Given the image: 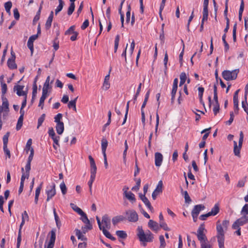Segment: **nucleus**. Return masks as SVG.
Listing matches in <instances>:
<instances>
[{
	"mask_svg": "<svg viewBox=\"0 0 248 248\" xmlns=\"http://www.w3.org/2000/svg\"><path fill=\"white\" fill-rule=\"evenodd\" d=\"M137 236L140 242L152 241L154 238L152 232L149 230L145 232L141 226L138 227Z\"/></svg>",
	"mask_w": 248,
	"mask_h": 248,
	"instance_id": "obj_1",
	"label": "nucleus"
},
{
	"mask_svg": "<svg viewBox=\"0 0 248 248\" xmlns=\"http://www.w3.org/2000/svg\"><path fill=\"white\" fill-rule=\"evenodd\" d=\"M217 238L219 248H224V231L221 225L220 221L217 222Z\"/></svg>",
	"mask_w": 248,
	"mask_h": 248,
	"instance_id": "obj_2",
	"label": "nucleus"
},
{
	"mask_svg": "<svg viewBox=\"0 0 248 248\" xmlns=\"http://www.w3.org/2000/svg\"><path fill=\"white\" fill-rule=\"evenodd\" d=\"M239 72V70L238 69H234L232 71L224 70L222 73V76L227 81L234 80L237 78Z\"/></svg>",
	"mask_w": 248,
	"mask_h": 248,
	"instance_id": "obj_3",
	"label": "nucleus"
},
{
	"mask_svg": "<svg viewBox=\"0 0 248 248\" xmlns=\"http://www.w3.org/2000/svg\"><path fill=\"white\" fill-rule=\"evenodd\" d=\"M243 138H244L243 133L242 131H241L240 133V137H239V139L238 146H237V142L236 141H233V144H234L233 153H234L235 155L237 156L238 157L240 156V150H241L242 146Z\"/></svg>",
	"mask_w": 248,
	"mask_h": 248,
	"instance_id": "obj_4",
	"label": "nucleus"
},
{
	"mask_svg": "<svg viewBox=\"0 0 248 248\" xmlns=\"http://www.w3.org/2000/svg\"><path fill=\"white\" fill-rule=\"evenodd\" d=\"M2 101V105L0 106V115L1 116V113L4 112L3 117H5L7 116V113L9 111V102L5 96H1Z\"/></svg>",
	"mask_w": 248,
	"mask_h": 248,
	"instance_id": "obj_5",
	"label": "nucleus"
},
{
	"mask_svg": "<svg viewBox=\"0 0 248 248\" xmlns=\"http://www.w3.org/2000/svg\"><path fill=\"white\" fill-rule=\"evenodd\" d=\"M204 230L205 228L204 224H201L197 230V232L196 233L197 238L200 241V243L205 242V241H207V237L206 236L205 234L204 233Z\"/></svg>",
	"mask_w": 248,
	"mask_h": 248,
	"instance_id": "obj_6",
	"label": "nucleus"
},
{
	"mask_svg": "<svg viewBox=\"0 0 248 248\" xmlns=\"http://www.w3.org/2000/svg\"><path fill=\"white\" fill-rule=\"evenodd\" d=\"M126 219L130 222H136L138 220V215L134 210H128L125 211Z\"/></svg>",
	"mask_w": 248,
	"mask_h": 248,
	"instance_id": "obj_7",
	"label": "nucleus"
},
{
	"mask_svg": "<svg viewBox=\"0 0 248 248\" xmlns=\"http://www.w3.org/2000/svg\"><path fill=\"white\" fill-rule=\"evenodd\" d=\"M248 222V216H243L241 218L237 219L232 224V228L233 229H236L242 226Z\"/></svg>",
	"mask_w": 248,
	"mask_h": 248,
	"instance_id": "obj_8",
	"label": "nucleus"
},
{
	"mask_svg": "<svg viewBox=\"0 0 248 248\" xmlns=\"http://www.w3.org/2000/svg\"><path fill=\"white\" fill-rule=\"evenodd\" d=\"M55 187L56 186L54 183H53L51 185L47 187L48 189L46 190V193L47 194L46 202H48L56 195V191Z\"/></svg>",
	"mask_w": 248,
	"mask_h": 248,
	"instance_id": "obj_9",
	"label": "nucleus"
},
{
	"mask_svg": "<svg viewBox=\"0 0 248 248\" xmlns=\"http://www.w3.org/2000/svg\"><path fill=\"white\" fill-rule=\"evenodd\" d=\"M81 216V220L86 224V225L84 227H82V229L83 230V232L84 233H86V231L85 230V229H87L88 230H92V225L91 224L90 220L88 218V217L86 215V214L83 212V214L80 215Z\"/></svg>",
	"mask_w": 248,
	"mask_h": 248,
	"instance_id": "obj_10",
	"label": "nucleus"
},
{
	"mask_svg": "<svg viewBox=\"0 0 248 248\" xmlns=\"http://www.w3.org/2000/svg\"><path fill=\"white\" fill-rule=\"evenodd\" d=\"M163 186L162 181L161 180L159 181L155 189L152 194V197L154 200H155L157 196L162 192Z\"/></svg>",
	"mask_w": 248,
	"mask_h": 248,
	"instance_id": "obj_11",
	"label": "nucleus"
},
{
	"mask_svg": "<svg viewBox=\"0 0 248 248\" xmlns=\"http://www.w3.org/2000/svg\"><path fill=\"white\" fill-rule=\"evenodd\" d=\"M102 227L105 229H110L111 227L110 218L107 214L104 215L102 217Z\"/></svg>",
	"mask_w": 248,
	"mask_h": 248,
	"instance_id": "obj_12",
	"label": "nucleus"
},
{
	"mask_svg": "<svg viewBox=\"0 0 248 248\" xmlns=\"http://www.w3.org/2000/svg\"><path fill=\"white\" fill-rule=\"evenodd\" d=\"M24 86L17 85H15L14 87V91H16V94L17 95L20 96H27V92L26 91H24L23 90L24 89Z\"/></svg>",
	"mask_w": 248,
	"mask_h": 248,
	"instance_id": "obj_13",
	"label": "nucleus"
},
{
	"mask_svg": "<svg viewBox=\"0 0 248 248\" xmlns=\"http://www.w3.org/2000/svg\"><path fill=\"white\" fill-rule=\"evenodd\" d=\"M155 165L156 167H160L163 161L162 155L158 152L155 153Z\"/></svg>",
	"mask_w": 248,
	"mask_h": 248,
	"instance_id": "obj_14",
	"label": "nucleus"
},
{
	"mask_svg": "<svg viewBox=\"0 0 248 248\" xmlns=\"http://www.w3.org/2000/svg\"><path fill=\"white\" fill-rule=\"evenodd\" d=\"M25 220L22 219L21 223L20 225L18 233V237L17 238V244H16V248H19L20 246V243L21 242V229L23 226L25 224Z\"/></svg>",
	"mask_w": 248,
	"mask_h": 248,
	"instance_id": "obj_15",
	"label": "nucleus"
},
{
	"mask_svg": "<svg viewBox=\"0 0 248 248\" xmlns=\"http://www.w3.org/2000/svg\"><path fill=\"white\" fill-rule=\"evenodd\" d=\"M139 197L140 200L144 202V203L146 205V206L149 209H150V210L153 209V207L152 206L149 201L146 197L145 195H142V194H140Z\"/></svg>",
	"mask_w": 248,
	"mask_h": 248,
	"instance_id": "obj_16",
	"label": "nucleus"
},
{
	"mask_svg": "<svg viewBox=\"0 0 248 248\" xmlns=\"http://www.w3.org/2000/svg\"><path fill=\"white\" fill-rule=\"evenodd\" d=\"M205 206L202 204H198L194 206L191 212V214L198 216L201 211L203 210Z\"/></svg>",
	"mask_w": 248,
	"mask_h": 248,
	"instance_id": "obj_17",
	"label": "nucleus"
},
{
	"mask_svg": "<svg viewBox=\"0 0 248 248\" xmlns=\"http://www.w3.org/2000/svg\"><path fill=\"white\" fill-rule=\"evenodd\" d=\"M126 218L122 215L114 217L112 219V222L113 225H116L119 222L125 220Z\"/></svg>",
	"mask_w": 248,
	"mask_h": 248,
	"instance_id": "obj_18",
	"label": "nucleus"
},
{
	"mask_svg": "<svg viewBox=\"0 0 248 248\" xmlns=\"http://www.w3.org/2000/svg\"><path fill=\"white\" fill-rule=\"evenodd\" d=\"M89 159L90 162L91 173H96L97 167L95 161L91 155L89 156Z\"/></svg>",
	"mask_w": 248,
	"mask_h": 248,
	"instance_id": "obj_19",
	"label": "nucleus"
},
{
	"mask_svg": "<svg viewBox=\"0 0 248 248\" xmlns=\"http://www.w3.org/2000/svg\"><path fill=\"white\" fill-rule=\"evenodd\" d=\"M50 77L49 76H48L46 80V81L44 84L42 92L48 93V91L49 89L51 88V86L49 85V81H50Z\"/></svg>",
	"mask_w": 248,
	"mask_h": 248,
	"instance_id": "obj_20",
	"label": "nucleus"
},
{
	"mask_svg": "<svg viewBox=\"0 0 248 248\" xmlns=\"http://www.w3.org/2000/svg\"><path fill=\"white\" fill-rule=\"evenodd\" d=\"M64 126L63 122L56 124V130L57 133L59 135H62V134L64 131Z\"/></svg>",
	"mask_w": 248,
	"mask_h": 248,
	"instance_id": "obj_21",
	"label": "nucleus"
},
{
	"mask_svg": "<svg viewBox=\"0 0 248 248\" xmlns=\"http://www.w3.org/2000/svg\"><path fill=\"white\" fill-rule=\"evenodd\" d=\"M78 98V96L76 97L74 100H72L70 101L68 104V107L69 108H72L75 111L77 112V108H76V102L77 101V99Z\"/></svg>",
	"mask_w": 248,
	"mask_h": 248,
	"instance_id": "obj_22",
	"label": "nucleus"
},
{
	"mask_svg": "<svg viewBox=\"0 0 248 248\" xmlns=\"http://www.w3.org/2000/svg\"><path fill=\"white\" fill-rule=\"evenodd\" d=\"M124 196L129 201L132 203L135 202L136 198L134 194L131 191H129L128 193H125V194L124 195Z\"/></svg>",
	"mask_w": 248,
	"mask_h": 248,
	"instance_id": "obj_23",
	"label": "nucleus"
},
{
	"mask_svg": "<svg viewBox=\"0 0 248 248\" xmlns=\"http://www.w3.org/2000/svg\"><path fill=\"white\" fill-rule=\"evenodd\" d=\"M43 185V182H42L39 186L37 187L35 190V199H34V202L35 204H37L38 203V198L39 196L40 193V191L41 190V188L42 187Z\"/></svg>",
	"mask_w": 248,
	"mask_h": 248,
	"instance_id": "obj_24",
	"label": "nucleus"
},
{
	"mask_svg": "<svg viewBox=\"0 0 248 248\" xmlns=\"http://www.w3.org/2000/svg\"><path fill=\"white\" fill-rule=\"evenodd\" d=\"M148 226L150 228L157 231L158 229V223L153 220H150L148 222Z\"/></svg>",
	"mask_w": 248,
	"mask_h": 248,
	"instance_id": "obj_25",
	"label": "nucleus"
},
{
	"mask_svg": "<svg viewBox=\"0 0 248 248\" xmlns=\"http://www.w3.org/2000/svg\"><path fill=\"white\" fill-rule=\"evenodd\" d=\"M219 211V207L218 204H216L212 208L211 211L209 212L210 215L211 216H215L218 213Z\"/></svg>",
	"mask_w": 248,
	"mask_h": 248,
	"instance_id": "obj_26",
	"label": "nucleus"
},
{
	"mask_svg": "<svg viewBox=\"0 0 248 248\" xmlns=\"http://www.w3.org/2000/svg\"><path fill=\"white\" fill-rule=\"evenodd\" d=\"M108 141L106 139L103 138L101 140V148L103 155L106 154V151L108 146Z\"/></svg>",
	"mask_w": 248,
	"mask_h": 248,
	"instance_id": "obj_27",
	"label": "nucleus"
},
{
	"mask_svg": "<svg viewBox=\"0 0 248 248\" xmlns=\"http://www.w3.org/2000/svg\"><path fill=\"white\" fill-rule=\"evenodd\" d=\"M76 235L78 239L81 241H85L87 240V238L82 234V232L78 229H76Z\"/></svg>",
	"mask_w": 248,
	"mask_h": 248,
	"instance_id": "obj_28",
	"label": "nucleus"
},
{
	"mask_svg": "<svg viewBox=\"0 0 248 248\" xmlns=\"http://www.w3.org/2000/svg\"><path fill=\"white\" fill-rule=\"evenodd\" d=\"M47 96V93L43 92H42V95L40 99L39 103V107H41L42 108H43L44 101Z\"/></svg>",
	"mask_w": 248,
	"mask_h": 248,
	"instance_id": "obj_29",
	"label": "nucleus"
},
{
	"mask_svg": "<svg viewBox=\"0 0 248 248\" xmlns=\"http://www.w3.org/2000/svg\"><path fill=\"white\" fill-rule=\"evenodd\" d=\"M7 65L11 69H16L17 67L16 64L15 63V60L8 59L7 61Z\"/></svg>",
	"mask_w": 248,
	"mask_h": 248,
	"instance_id": "obj_30",
	"label": "nucleus"
},
{
	"mask_svg": "<svg viewBox=\"0 0 248 248\" xmlns=\"http://www.w3.org/2000/svg\"><path fill=\"white\" fill-rule=\"evenodd\" d=\"M204 90V88L202 87H200L198 88L199 97V99H200V102L201 104L203 105V106H204V103L202 100V96H203Z\"/></svg>",
	"mask_w": 248,
	"mask_h": 248,
	"instance_id": "obj_31",
	"label": "nucleus"
},
{
	"mask_svg": "<svg viewBox=\"0 0 248 248\" xmlns=\"http://www.w3.org/2000/svg\"><path fill=\"white\" fill-rule=\"evenodd\" d=\"M53 214H54V218H55V220L56 221L57 227H58V229H60L61 226V222L60 220L59 216H58V215L56 213L55 208H53Z\"/></svg>",
	"mask_w": 248,
	"mask_h": 248,
	"instance_id": "obj_32",
	"label": "nucleus"
},
{
	"mask_svg": "<svg viewBox=\"0 0 248 248\" xmlns=\"http://www.w3.org/2000/svg\"><path fill=\"white\" fill-rule=\"evenodd\" d=\"M71 207L79 215L83 214V211L74 203H70Z\"/></svg>",
	"mask_w": 248,
	"mask_h": 248,
	"instance_id": "obj_33",
	"label": "nucleus"
},
{
	"mask_svg": "<svg viewBox=\"0 0 248 248\" xmlns=\"http://www.w3.org/2000/svg\"><path fill=\"white\" fill-rule=\"evenodd\" d=\"M186 75L185 72L182 73L180 75V82L179 86H182L186 82Z\"/></svg>",
	"mask_w": 248,
	"mask_h": 248,
	"instance_id": "obj_34",
	"label": "nucleus"
},
{
	"mask_svg": "<svg viewBox=\"0 0 248 248\" xmlns=\"http://www.w3.org/2000/svg\"><path fill=\"white\" fill-rule=\"evenodd\" d=\"M58 1L59 4L55 10L56 15H57L60 11H61L64 5V2L62 0H58Z\"/></svg>",
	"mask_w": 248,
	"mask_h": 248,
	"instance_id": "obj_35",
	"label": "nucleus"
},
{
	"mask_svg": "<svg viewBox=\"0 0 248 248\" xmlns=\"http://www.w3.org/2000/svg\"><path fill=\"white\" fill-rule=\"evenodd\" d=\"M181 192L183 195L184 196L185 202L186 203H189L191 202L190 197H189L187 192L186 191H183V189H181Z\"/></svg>",
	"mask_w": 248,
	"mask_h": 248,
	"instance_id": "obj_36",
	"label": "nucleus"
},
{
	"mask_svg": "<svg viewBox=\"0 0 248 248\" xmlns=\"http://www.w3.org/2000/svg\"><path fill=\"white\" fill-rule=\"evenodd\" d=\"M12 6V3L11 1H7L4 3V8L6 12L10 14V10Z\"/></svg>",
	"mask_w": 248,
	"mask_h": 248,
	"instance_id": "obj_37",
	"label": "nucleus"
},
{
	"mask_svg": "<svg viewBox=\"0 0 248 248\" xmlns=\"http://www.w3.org/2000/svg\"><path fill=\"white\" fill-rule=\"evenodd\" d=\"M116 234L121 238L125 239L127 237L126 233L124 231H117Z\"/></svg>",
	"mask_w": 248,
	"mask_h": 248,
	"instance_id": "obj_38",
	"label": "nucleus"
},
{
	"mask_svg": "<svg viewBox=\"0 0 248 248\" xmlns=\"http://www.w3.org/2000/svg\"><path fill=\"white\" fill-rule=\"evenodd\" d=\"M31 144H32V140L31 139H30L27 141V142L26 145V148H25V151L27 154L28 153L29 151L31 152V149H33V148H32L31 146Z\"/></svg>",
	"mask_w": 248,
	"mask_h": 248,
	"instance_id": "obj_39",
	"label": "nucleus"
},
{
	"mask_svg": "<svg viewBox=\"0 0 248 248\" xmlns=\"http://www.w3.org/2000/svg\"><path fill=\"white\" fill-rule=\"evenodd\" d=\"M96 173H91L90 180L88 183L89 188H92V185L95 178Z\"/></svg>",
	"mask_w": 248,
	"mask_h": 248,
	"instance_id": "obj_40",
	"label": "nucleus"
},
{
	"mask_svg": "<svg viewBox=\"0 0 248 248\" xmlns=\"http://www.w3.org/2000/svg\"><path fill=\"white\" fill-rule=\"evenodd\" d=\"M202 14H203V16H202V22H203L204 23V21H207L208 19V9H203Z\"/></svg>",
	"mask_w": 248,
	"mask_h": 248,
	"instance_id": "obj_41",
	"label": "nucleus"
},
{
	"mask_svg": "<svg viewBox=\"0 0 248 248\" xmlns=\"http://www.w3.org/2000/svg\"><path fill=\"white\" fill-rule=\"evenodd\" d=\"M60 187L61 190L62 191V194L63 195H65L67 192V187H66V185L63 181L61 183V184L60 185Z\"/></svg>",
	"mask_w": 248,
	"mask_h": 248,
	"instance_id": "obj_42",
	"label": "nucleus"
},
{
	"mask_svg": "<svg viewBox=\"0 0 248 248\" xmlns=\"http://www.w3.org/2000/svg\"><path fill=\"white\" fill-rule=\"evenodd\" d=\"M23 118L24 117H19L16 126V129L17 130H19L21 129L23 124Z\"/></svg>",
	"mask_w": 248,
	"mask_h": 248,
	"instance_id": "obj_43",
	"label": "nucleus"
},
{
	"mask_svg": "<svg viewBox=\"0 0 248 248\" xmlns=\"http://www.w3.org/2000/svg\"><path fill=\"white\" fill-rule=\"evenodd\" d=\"M46 117L45 114H43L38 119V124L37 126V128L38 129L39 127L42 125V123L45 120Z\"/></svg>",
	"mask_w": 248,
	"mask_h": 248,
	"instance_id": "obj_44",
	"label": "nucleus"
},
{
	"mask_svg": "<svg viewBox=\"0 0 248 248\" xmlns=\"http://www.w3.org/2000/svg\"><path fill=\"white\" fill-rule=\"evenodd\" d=\"M75 7V3H71L70 5L68 8V11H67V14L69 16H70L72 14V13L74 11Z\"/></svg>",
	"mask_w": 248,
	"mask_h": 248,
	"instance_id": "obj_45",
	"label": "nucleus"
},
{
	"mask_svg": "<svg viewBox=\"0 0 248 248\" xmlns=\"http://www.w3.org/2000/svg\"><path fill=\"white\" fill-rule=\"evenodd\" d=\"M120 40V35H117L115 38V42H114V52L117 51V50L119 46V42Z\"/></svg>",
	"mask_w": 248,
	"mask_h": 248,
	"instance_id": "obj_46",
	"label": "nucleus"
},
{
	"mask_svg": "<svg viewBox=\"0 0 248 248\" xmlns=\"http://www.w3.org/2000/svg\"><path fill=\"white\" fill-rule=\"evenodd\" d=\"M53 18L48 17L45 24V28L46 30H49L51 27Z\"/></svg>",
	"mask_w": 248,
	"mask_h": 248,
	"instance_id": "obj_47",
	"label": "nucleus"
},
{
	"mask_svg": "<svg viewBox=\"0 0 248 248\" xmlns=\"http://www.w3.org/2000/svg\"><path fill=\"white\" fill-rule=\"evenodd\" d=\"M149 94H150V91H148L146 94H145V98H144V100L143 102V104L142 105V106H141V109H143L144 108H145L146 105V103H147V102L148 100V98H149Z\"/></svg>",
	"mask_w": 248,
	"mask_h": 248,
	"instance_id": "obj_48",
	"label": "nucleus"
},
{
	"mask_svg": "<svg viewBox=\"0 0 248 248\" xmlns=\"http://www.w3.org/2000/svg\"><path fill=\"white\" fill-rule=\"evenodd\" d=\"M62 118V114L61 113H58L54 117V122L57 123H62L61 120Z\"/></svg>",
	"mask_w": 248,
	"mask_h": 248,
	"instance_id": "obj_49",
	"label": "nucleus"
},
{
	"mask_svg": "<svg viewBox=\"0 0 248 248\" xmlns=\"http://www.w3.org/2000/svg\"><path fill=\"white\" fill-rule=\"evenodd\" d=\"M10 135L9 132H7L3 137V146H7L8 142V138Z\"/></svg>",
	"mask_w": 248,
	"mask_h": 248,
	"instance_id": "obj_50",
	"label": "nucleus"
},
{
	"mask_svg": "<svg viewBox=\"0 0 248 248\" xmlns=\"http://www.w3.org/2000/svg\"><path fill=\"white\" fill-rule=\"evenodd\" d=\"M236 29H237V23H235L233 27L232 30V37L233 42L236 41Z\"/></svg>",
	"mask_w": 248,
	"mask_h": 248,
	"instance_id": "obj_51",
	"label": "nucleus"
},
{
	"mask_svg": "<svg viewBox=\"0 0 248 248\" xmlns=\"http://www.w3.org/2000/svg\"><path fill=\"white\" fill-rule=\"evenodd\" d=\"M159 241L160 242L159 248H164L166 246V242L163 235L159 236Z\"/></svg>",
	"mask_w": 248,
	"mask_h": 248,
	"instance_id": "obj_52",
	"label": "nucleus"
},
{
	"mask_svg": "<svg viewBox=\"0 0 248 248\" xmlns=\"http://www.w3.org/2000/svg\"><path fill=\"white\" fill-rule=\"evenodd\" d=\"M241 215L246 216L248 215V204H246L242 208Z\"/></svg>",
	"mask_w": 248,
	"mask_h": 248,
	"instance_id": "obj_53",
	"label": "nucleus"
},
{
	"mask_svg": "<svg viewBox=\"0 0 248 248\" xmlns=\"http://www.w3.org/2000/svg\"><path fill=\"white\" fill-rule=\"evenodd\" d=\"M234 104V111L235 113L238 114L239 111L238 100H233Z\"/></svg>",
	"mask_w": 248,
	"mask_h": 248,
	"instance_id": "obj_54",
	"label": "nucleus"
},
{
	"mask_svg": "<svg viewBox=\"0 0 248 248\" xmlns=\"http://www.w3.org/2000/svg\"><path fill=\"white\" fill-rule=\"evenodd\" d=\"M177 88H172L171 93V103H173L175 100V96L177 92Z\"/></svg>",
	"mask_w": 248,
	"mask_h": 248,
	"instance_id": "obj_55",
	"label": "nucleus"
},
{
	"mask_svg": "<svg viewBox=\"0 0 248 248\" xmlns=\"http://www.w3.org/2000/svg\"><path fill=\"white\" fill-rule=\"evenodd\" d=\"M130 11H131V7L130 5L128 6V11L126 13V23H128L130 19Z\"/></svg>",
	"mask_w": 248,
	"mask_h": 248,
	"instance_id": "obj_56",
	"label": "nucleus"
},
{
	"mask_svg": "<svg viewBox=\"0 0 248 248\" xmlns=\"http://www.w3.org/2000/svg\"><path fill=\"white\" fill-rule=\"evenodd\" d=\"M229 223H230V222H229V220H225L223 221L222 223L221 224V225L223 230H224V229L225 230H227L228 227L229 225Z\"/></svg>",
	"mask_w": 248,
	"mask_h": 248,
	"instance_id": "obj_57",
	"label": "nucleus"
},
{
	"mask_svg": "<svg viewBox=\"0 0 248 248\" xmlns=\"http://www.w3.org/2000/svg\"><path fill=\"white\" fill-rule=\"evenodd\" d=\"M242 106L245 111L247 113V115H248V108L247 107V106H248V104L247 102V99H245V101H242Z\"/></svg>",
	"mask_w": 248,
	"mask_h": 248,
	"instance_id": "obj_58",
	"label": "nucleus"
},
{
	"mask_svg": "<svg viewBox=\"0 0 248 248\" xmlns=\"http://www.w3.org/2000/svg\"><path fill=\"white\" fill-rule=\"evenodd\" d=\"M219 103H215L213 108V111L215 115H216L219 111Z\"/></svg>",
	"mask_w": 248,
	"mask_h": 248,
	"instance_id": "obj_59",
	"label": "nucleus"
},
{
	"mask_svg": "<svg viewBox=\"0 0 248 248\" xmlns=\"http://www.w3.org/2000/svg\"><path fill=\"white\" fill-rule=\"evenodd\" d=\"M160 226L161 228L164 229L165 231H169L170 229L168 227L167 224L164 221H161L160 222Z\"/></svg>",
	"mask_w": 248,
	"mask_h": 248,
	"instance_id": "obj_60",
	"label": "nucleus"
},
{
	"mask_svg": "<svg viewBox=\"0 0 248 248\" xmlns=\"http://www.w3.org/2000/svg\"><path fill=\"white\" fill-rule=\"evenodd\" d=\"M27 46L28 48L30 49L31 54H32L33 52V42L28 40L27 43Z\"/></svg>",
	"mask_w": 248,
	"mask_h": 248,
	"instance_id": "obj_61",
	"label": "nucleus"
},
{
	"mask_svg": "<svg viewBox=\"0 0 248 248\" xmlns=\"http://www.w3.org/2000/svg\"><path fill=\"white\" fill-rule=\"evenodd\" d=\"M100 230H102L103 232V234L105 235V236L107 237L108 238H109L110 237L111 234L109 233V232H108L107 229H105L104 227H102L101 229H99Z\"/></svg>",
	"mask_w": 248,
	"mask_h": 248,
	"instance_id": "obj_62",
	"label": "nucleus"
},
{
	"mask_svg": "<svg viewBox=\"0 0 248 248\" xmlns=\"http://www.w3.org/2000/svg\"><path fill=\"white\" fill-rule=\"evenodd\" d=\"M201 248H211V246L208 243V240L201 243Z\"/></svg>",
	"mask_w": 248,
	"mask_h": 248,
	"instance_id": "obj_63",
	"label": "nucleus"
},
{
	"mask_svg": "<svg viewBox=\"0 0 248 248\" xmlns=\"http://www.w3.org/2000/svg\"><path fill=\"white\" fill-rule=\"evenodd\" d=\"M75 29V25H73V26H71L68 29V30H67L65 31V35H68V34H70V33H73V31H74Z\"/></svg>",
	"mask_w": 248,
	"mask_h": 248,
	"instance_id": "obj_64",
	"label": "nucleus"
}]
</instances>
